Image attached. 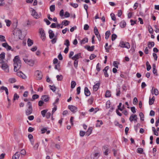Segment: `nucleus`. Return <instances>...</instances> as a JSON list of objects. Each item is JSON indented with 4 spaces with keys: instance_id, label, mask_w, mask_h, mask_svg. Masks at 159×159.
I'll return each mask as SVG.
<instances>
[{
    "instance_id": "obj_42",
    "label": "nucleus",
    "mask_w": 159,
    "mask_h": 159,
    "mask_svg": "<svg viewBox=\"0 0 159 159\" xmlns=\"http://www.w3.org/2000/svg\"><path fill=\"white\" fill-rule=\"evenodd\" d=\"M16 81V79L14 78H10L9 80V81L10 83H15Z\"/></svg>"
},
{
    "instance_id": "obj_35",
    "label": "nucleus",
    "mask_w": 159,
    "mask_h": 159,
    "mask_svg": "<svg viewBox=\"0 0 159 159\" xmlns=\"http://www.w3.org/2000/svg\"><path fill=\"white\" fill-rule=\"evenodd\" d=\"M94 46H92L91 47H90L89 46H87V48L88 51H92L94 50Z\"/></svg>"
},
{
    "instance_id": "obj_47",
    "label": "nucleus",
    "mask_w": 159,
    "mask_h": 159,
    "mask_svg": "<svg viewBox=\"0 0 159 159\" xmlns=\"http://www.w3.org/2000/svg\"><path fill=\"white\" fill-rule=\"evenodd\" d=\"M39 98V95L37 94H34L32 96V99L31 100L33 101L34 100L37 99Z\"/></svg>"
},
{
    "instance_id": "obj_13",
    "label": "nucleus",
    "mask_w": 159,
    "mask_h": 159,
    "mask_svg": "<svg viewBox=\"0 0 159 159\" xmlns=\"http://www.w3.org/2000/svg\"><path fill=\"white\" fill-rule=\"evenodd\" d=\"M31 12V15L33 16V17L34 18L36 19H38L39 18V16L38 15L37 13L35 11L34 9H32Z\"/></svg>"
},
{
    "instance_id": "obj_41",
    "label": "nucleus",
    "mask_w": 159,
    "mask_h": 159,
    "mask_svg": "<svg viewBox=\"0 0 159 159\" xmlns=\"http://www.w3.org/2000/svg\"><path fill=\"white\" fill-rule=\"evenodd\" d=\"M57 80L58 81H61L63 79V76L62 75H57L56 76Z\"/></svg>"
},
{
    "instance_id": "obj_57",
    "label": "nucleus",
    "mask_w": 159,
    "mask_h": 159,
    "mask_svg": "<svg viewBox=\"0 0 159 159\" xmlns=\"http://www.w3.org/2000/svg\"><path fill=\"white\" fill-rule=\"evenodd\" d=\"M78 60H74V66L76 68H77L78 66Z\"/></svg>"
},
{
    "instance_id": "obj_54",
    "label": "nucleus",
    "mask_w": 159,
    "mask_h": 159,
    "mask_svg": "<svg viewBox=\"0 0 159 159\" xmlns=\"http://www.w3.org/2000/svg\"><path fill=\"white\" fill-rule=\"evenodd\" d=\"M19 98V96L17 93H15L14 95L13 100H15L16 99H18Z\"/></svg>"
},
{
    "instance_id": "obj_53",
    "label": "nucleus",
    "mask_w": 159,
    "mask_h": 159,
    "mask_svg": "<svg viewBox=\"0 0 159 159\" xmlns=\"http://www.w3.org/2000/svg\"><path fill=\"white\" fill-rule=\"evenodd\" d=\"M154 101L151 99V98L150 97L149 98V104L150 105H152L154 103Z\"/></svg>"
},
{
    "instance_id": "obj_7",
    "label": "nucleus",
    "mask_w": 159,
    "mask_h": 159,
    "mask_svg": "<svg viewBox=\"0 0 159 159\" xmlns=\"http://www.w3.org/2000/svg\"><path fill=\"white\" fill-rule=\"evenodd\" d=\"M39 31V33L41 35V38L43 41H44L46 39V34L45 31L42 28H40Z\"/></svg>"
},
{
    "instance_id": "obj_21",
    "label": "nucleus",
    "mask_w": 159,
    "mask_h": 159,
    "mask_svg": "<svg viewBox=\"0 0 159 159\" xmlns=\"http://www.w3.org/2000/svg\"><path fill=\"white\" fill-rule=\"evenodd\" d=\"M49 34V37L50 39H52L54 37H55V34L53 31L50 30L48 31Z\"/></svg>"
},
{
    "instance_id": "obj_12",
    "label": "nucleus",
    "mask_w": 159,
    "mask_h": 159,
    "mask_svg": "<svg viewBox=\"0 0 159 159\" xmlns=\"http://www.w3.org/2000/svg\"><path fill=\"white\" fill-rule=\"evenodd\" d=\"M68 108L72 112L75 113L77 111V108L75 106L73 105H69Z\"/></svg>"
},
{
    "instance_id": "obj_17",
    "label": "nucleus",
    "mask_w": 159,
    "mask_h": 159,
    "mask_svg": "<svg viewBox=\"0 0 159 159\" xmlns=\"http://www.w3.org/2000/svg\"><path fill=\"white\" fill-rule=\"evenodd\" d=\"M100 84V82H99L94 85L93 87V90L94 91H97L98 89Z\"/></svg>"
},
{
    "instance_id": "obj_49",
    "label": "nucleus",
    "mask_w": 159,
    "mask_h": 159,
    "mask_svg": "<svg viewBox=\"0 0 159 159\" xmlns=\"http://www.w3.org/2000/svg\"><path fill=\"white\" fill-rule=\"evenodd\" d=\"M143 149L142 148H139L137 149V152L140 154H142L143 152Z\"/></svg>"
},
{
    "instance_id": "obj_25",
    "label": "nucleus",
    "mask_w": 159,
    "mask_h": 159,
    "mask_svg": "<svg viewBox=\"0 0 159 159\" xmlns=\"http://www.w3.org/2000/svg\"><path fill=\"white\" fill-rule=\"evenodd\" d=\"M27 44L28 46L30 47L33 44V40H31L30 38L28 39L27 40Z\"/></svg>"
},
{
    "instance_id": "obj_30",
    "label": "nucleus",
    "mask_w": 159,
    "mask_h": 159,
    "mask_svg": "<svg viewBox=\"0 0 159 159\" xmlns=\"http://www.w3.org/2000/svg\"><path fill=\"white\" fill-rule=\"evenodd\" d=\"M111 92L109 90H107L106 91L105 93V97L106 98H109L111 96Z\"/></svg>"
},
{
    "instance_id": "obj_62",
    "label": "nucleus",
    "mask_w": 159,
    "mask_h": 159,
    "mask_svg": "<svg viewBox=\"0 0 159 159\" xmlns=\"http://www.w3.org/2000/svg\"><path fill=\"white\" fill-rule=\"evenodd\" d=\"M80 89H81L80 87V86L78 87L77 88L76 90H77V94H79L80 93Z\"/></svg>"
},
{
    "instance_id": "obj_18",
    "label": "nucleus",
    "mask_w": 159,
    "mask_h": 159,
    "mask_svg": "<svg viewBox=\"0 0 159 159\" xmlns=\"http://www.w3.org/2000/svg\"><path fill=\"white\" fill-rule=\"evenodd\" d=\"M17 75L18 76L22 78L23 79H25L26 78V76L21 71H18L16 73Z\"/></svg>"
},
{
    "instance_id": "obj_20",
    "label": "nucleus",
    "mask_w": 159,
    "mask_h": 159,
    "mask_svg": "<svg viewBox=\"0 0 159 159\" xmlns=\"http://www.w3.org/2000/svg\"><path fill=\"white\" fill-rule=\"evenodd\" d=\"M152 94H154L156 95H157L159 94L158 89H155L154 87H152Z\"/></svg>"
},
{
    "instance_id": "obj_11",
    "label": "nucleus",
    "mask_w": 159,
    "mask_h": 159,
    "mask_svg": "<svg viewBox=\"0 0 159 159\" xmlns=\"http://www.w3.org/2000/svg\"><path fill=\"white\" fill-rule=\"evenodd\" d=\"M137 119L138 118L136 115L132 114L129 118V120L131 122L134 121V122H137Z\"/></svg>"
},
{
    "instance_id": "obj_36",
    "label": "nucleus",
    "mask_w": 159,
    "mask_h": 159,
    "mask_svg": "<svg viewBox=\"0 0 159 159\" xmlns=\"http://www.w3.org/2000/svg\"><path fill=\"white\" fill-rule=\"evenodd\" d=\"M97 122H98L96 126L97 127H100L101 125H102L103 124L102 121V120L100 121L99 120H97Z\"/></svg>"
},
{
    "instance_id": "obj_8",
    "label": "nucleus",
    "mask_w": 159,
    "mask_h": 159,
    "mask_svg": "<svg viewBox=\"0 0 159 159\" xmlns=\"http://www.w3.org/2000/svg\"><path fill=\"white\" fill-rule=\"evenodd\" d=\"M5 53L4 52H2L0 54V64L7 61L5 58Z\"/></svg>"
},
{
    "instance_id": "obj_4",
    "label": "nucleus",
    "mask_w": 159,
    "mask_h": 159,
    "mask_svg": "<svg viewBox=\"0 0 159 159\" xmlns=\"http://www.w3.org/2000/svg\"><path fill=\"white\" fill-rule=\"evenodd\" d=\"M23 60L26 63L31 66H33L34 64V61L32 59H28L27 56L25 57Z\"/></svg>"
},
{
    "instance_id": "obj_6",
    "label": "nucleus",
    "mask_w": 159,
    "mask_h": 159,
    "mask_svg": "<svg viewBox=\"0 0 159 159\" xmlns=\"http://www.w3.org/2000/svg\"><path fill=\"white\" fill-rule=\"evenodd\" d=\"M119 46L121 48H125L128 49L130 48L129 44L128 42L121 41L120 43Z\"/></svg>"
},
{
    "instance_id": "obj_58",
    "label": "nucleus",
    "mask_w": 159,
    "mask_h": 159,
    "mask_svg": "<svg viewBox=\"0 0 159 159\" xmlns=\"http://www.w3.org/2000/svg\"><path fill=\"white\" fill-rule=\"evenodd\" d=\"M89 26L87 24H85L84 25V29L85 30H87L89 29Z\"/></svg>"
},
{
    "instance_id": "obj_19",
    "label": "nucleus",
    "mask_w": 159,
    "mask_h": 159,
    "mask_svg": "<svg viewBox=\"0 0 159 159\" xmlns=\"http://www.w3.org/2000/svg\"><path fill=\"white\" fill-rule=\"evenodd\" d=\"M100 155V153L99 152L94 153L91 156V159H98Z\"/></svg>"
},
{
    "instance_id": "obj_23",
    "label": "nucleus",
    "mask_w": 159,
    "mask_h": 159,
    "mask_svg": "<svg viewBox=\"0 0 159 159\" xmlns=\"http://www.w3.org/2000/svg\"><path fill=\"white\" fill-rule=\"evenodd\" d=\"M20 156V154L18 152H16L15 154L12 157V159H19Z\"/></svg>"
},
{
    "instance_id": "obj_2",
    "label": "nucleus",
    "mask_w": 159,
    "mask_h": 159,
    "mask_svg": "<svg viewBox=\"0 0 159 159\" xmlns=\"http://www.w3.org/2000/svg\"><path fill=\"white\" fill-rule=\"evenodd\" d=\"M27 108L25 110V114L27 116H29L33 112V109L32 103L30 102H28L26 104Z\"/></svg>"
},
{
    "instance_id": "obj_22",
    "label": "nucleus",
    "mask_w": 159,
    "mask_h": 159,
    "mask_svg": "<svg viewBox=\"0 0 159 159\" xmlns=\"http://www.w3.org/2000/svg\"><path fill=\"white\" fill-rule=\"evenodd\" d=\"M84 90L85 94L86 96H89L90 95V91L87 87H85Z\"/></svg>"
},
{
    "instance_id": "obj_43",
    "label": "nucleus",
    "mask_w": 159,
    "mask_h": 159,
    "mask_svg": "<svg viewBox=\"0 0 159 159\" xmlns=\"http://www.w3.org/2000/svg\"><path fill=\"white\" fill-rule=\"evenodd\" d=\"M139 116L140 117V120L142 121H143L144 120V115L142 112H140L139 113Z\"/></svg>"
},
{
    "instance_id": "obj_3",
    "label": "nucleus",
    "mask_w": 159,
    "mask_h": 159,
    "mask_svg": "<svg viewBox=\"0 0 159 159\" xmlns=\"http://www.w3.org/2000/svg\"><path fill=\"white\" fill-rule=\"evenodd\" d=\"M0 67L5 72L7 73L9 72V66L8 64L7 61L0 64Z\"/></svg>"
},
{
    "instance_id": "obj_46",
    "label": "nucleus",
    "mask_w": 159,
    "mask_h": 159,
    "mask_svg": "<svg viewBox=\"0 0 159 159\" xmlns=\"http://www.w3.org/2000/svg\"><path fill=\"white\" fill-rule=\"evenodd\" d=\"M70 4L74 8H77L78 5L77 3H74L72 2L70 3Z\"/></svg>"
},
{
    "instance_id": "obj_59",
    "label": "nucleus",
    "mask_w": 159,
    "mask_h": 159,
    "mask_svg": "<svg viewBox=\"0 0 159 159\" xmlns=\"http://www.w3.org/2000/svg\"><path fill=\"white\" fill-rule=\"evenodd\" d=\"M96 70L98 71H99L101 70V68L99 66V64L98 63L96 66Z\"/></svg>"
},
{
    "instance_id": "obj_38",
    "label": "nucleus",
    "mask_w": 159,
    "mask_h": 159,
    "mask_svg": "<svg viewBox=\"0 0 159 159\" xmlns=\"http://www.w3.org/2000/svg\"><path fill=\"white\" fill-rule=\"evenodd\" d=\"M110 31H107L105 33V39H107L109 38V36L110 35Z\"/></svg>"
},
{
    "instance_id": "obj_32",
    "label": "nucleus",
    "mask_w": 159,
    "mask_h": 159,
    "mask_svg": "<svg viewBox=\"0 0 159 159\" xmlns=\"http://www.w3.org/2000/svg\"><path fill=\"white\" fill-rule=\"evenodd\" d=\"M5 21L6 23V25L8 27L10 26L11 24V21L9 20L6 19Z\"/></svg>"
},
{
    "instance_id": "obj_14",
    "label": "nucleus",
    "mask_w": 159,
    "mask_h": 159,
    "mask_svg": "<svg viewBox=\"0 0 159 159\" xmlns=\"http://www.w3.org/2000/svg\"><path fill=\"white\" fill-rule=\"evenodd\" d=\"M41 99L45 102H48L49 99V97L48 95H44L42 96L41 97Z\"/></svg>"
},
{
    "instance_id": "obj_15",
    "label": "nucleus",
    "mask_w": 159,
    "mask_h": 159,
    "mask_svg": "<svg viewBox=\"0 0 159 159\" xmlns=\"http://www.w3.org/2000/svg\"><path fill=\"white\" fill-rule=\"evenodd\" d=\"M81 53H79L75 55L74 56L71 57V59L74 60H78L80 58H81Z\"/></svg>"
},
{
    "instance_id": "obj_39",
    "label": "nucleus",
    "mask_w": 159,
    "mask_h": 159,
    "mask_svg": "<svg viewBox=\"0 0 159 159\" xmlns=\"http://www.w3.org/2000/svg\"><path fill=\"white\" fill-rule=\"evenodd\" d=\"M64 45H66V47H69L70 45V42L68 39H66L64 42Z\"/></svg>"
},
{
    "instance_id": "obj_9",
    "label": "nucleus",
    "mask_w": 159,
    "mask_h": 159,
    "mask_svg": "<svg viewBox=\"0 0 159 159\" xmlns=\"http://www.w3.org/2000/svg\"><path fill=\"white\" fill-rule=\"evenodd\" d=\"M35 75L38 80H40L42 79V75L40 71L39 70H36L35 72Z\"/></svg>"
},
{
    "instance_id": "obj_64",
    "label": "nucleus",
    "mask_w": 159,
    "mask_h": 159,
    "mask_svg": "<svg viewBox=\"0 0 159 159\" xmlns=\"http://www.w3.org/2000/svg\"><path fill=\"white\" fill-rule=\"evenodd\" d=\"M64 16L65 17L67 18L70 16V15L68 12L67 11H66L65 13Z\"/></svg>"
},
{
    "instance_id": "obj_27",
    "label": "nucleus",
    "mask_w": 159,
    "mask_h": 159,
    "mask_svg": "<svg viewBox=\"0 0 159 159\" xmlns=\"http://www.w3.org/2000/svg\"><path fill=\"white\" fill-rule=\"evenodd\" d=\"M88 39L87 38H84L80 41L81 44H84L85 43L88 42Z\"/></svg>"
},
{
    "instance_id": "obj_16",
    "label": "nucleus",
    "mask_w": 159,
    "mask_h": 159,
    "mask_svg": "<svg viewBox=\"0 0 159 159\" xmlns=\"http://www.w3.org/2000/svg\"><path fill=\"white\" fill-rule=\"evenodd\" d=\"M103 153L106 155H107L109 151V149L107 146H104L103 147Z\"/></svg>"
},
{
    "instance_id": "obj_50",
    "label": "nucleus",
    "mask_w": 159,
    "mask_h": 159,
    "mask_svg": "<svg viewBox=\"0 0 159 159\" xmlns=\"http://www.w3.org/2000/svg\"><path fill=\"white\" fill-rule=\"evenodd\" d=\"M49 86H50V89L51 90H52V91H53V92H54L55 91L56 89V88L55 86H54L53 85L51 86L50 85Z\"/></svg>"
},
{
    "instance_id": "obj_61",
    "label": "nucleus",
    "mask_w": 159,
    "mask_h": 159,
    "mask_svg": "<svg viewBox=\"0 0 159 159\" xmlns=\"http://www.w3.org/2000/svg\"><path fill=\"white\" fill-rule=\"evenodd\" d=\"M66 31H69V30L67 28H66L65 29L62 30V33L63 34H65L66 33Z\"/></svg>"
},
{
    "instance_id": "obj_1",
    "label": "nucleus",
    "mask_w": 159,
    "mask_h": 159,
    "mask_svg": "<svg viewBox=\"0 0 159 159\" xmlns=\"http://www.w3.org/2000/svg\"><path fill=\"white\" fill-rule=\"evenodd\" d=\"M14 62V70L17 71L21 67V61L20 59L19 56H16L13 59Z\"/></svg>"
},
{
    "instance_id": "obj_56",
    "label": "nucleus",
    "mask_w": 159,
    "mask_h": 159,
    "mask_svg": "<svg viewBox=\"0 0 159 159\" xmlns=\"http://www.w3.org/2000/svg\"><path fill=\"white\" fill-rule=\"evenodd\" d=\"M43 103H44V102L42 100H40L39 102L38 105L39 106L41 107L43 106Z\"/></svg>"
},
{
    "instance_id": "obj_28",
    "label": "nucleus",
    "mask_w": 159,
    "mask_h": 159,
    "mask_svg": "<svg viewBox=\"0 0 159 159\" xmlns=\"http://www.w3.org/2000/svg\"><path fill=\"white\" fill-rule=\"evenodd\" d=\"M154 43L153 42H148V47L149 48H151L154 45Z\"/></svg>"
},
{
    "instance_id": "obj_33",
    "label": "nucleus",
    "mask_w": 159,
    "mask_h": 159,
    "mask_svg": "<svg viewBox=\"0 0 159 159\" xmlns=\"http://www.w3.org/2000/svg\"><path fill=\"white\" fill-rule=\"evenodd\" d=\"M93 97H91L88 100V104L89 105H91L93 102Z\"/></svg>"
},
{
    "instance_id": "obj_37",
    "label": "nucleus",
    "mask_w": 159,
    "mask_h": 159,
    "mask_svg": "<svg viewBox=\"0 0 159 159\" xmlns=\"http://www.w3.org/2000/svg\"><path fill=\"white\" fill-rule=\"evenodd\" d=\"M76 85V83L74 81H72L71 84V88L72 89H74L75 85Z\"/></svg>"
},
{
    "instance_id": "obj_55",
    "label": "nucleus",
    "mask_w": 159,
    "mask_h": 159,
    "mask_svg": "<svg viewBox=\"0 0 159 159\" xmlns=\"http://www.w3.org/2000/svg\"><path fill=\"white\" fill-rule=\"evenodd\" d=\"M26 152L25 150L22 149L20 152V154L22 155H25Z\"/></svg>"
},
{
    "instance_id": "obj_51",
    "label": "nucleus",
    "mask_w": 159,
    "mask_h": 159,
    "mask_svg": "<svg viewBox=\"0 0 159 159\" xmlns=\"http://www.w3.org/2000/svg\"><path fill=\"white\" fill-rule=\"evenodd\" d=\"M110 15L112 20L114 21H115L116 20V17L114 14L113 13H111L110 14Z\"/></svg>"
},
{
    "instance_id": "obj_52",
    "label": "nucleus",
    "mask_w": 159,
    "mask_h": 159,
    "mask_svg": "<svg viewBox=\"0 0 159 159\" xmlns=\"http://www.w3.org/2000/svg\"><path fill=\"white\" fill-rule=\"evenodd\" d=\"M116 95L117 96H119L120 93V89H117L116 90Z\"/></svg>"
},
{
    "instance_id": "obj_60",
    "label": "nucleus",
    "mask_w": 159,
    "mask_h": 159,
    "mask_svg": "<svg viewBox=\"0 0 159 159\" xmlns=\"http://www.w3.org/2000/svg\"><path fill=\"white\" fill-rule=\"evenodd\" d=\"M63 2V1L62 0H60L59 1H58L57 3L58 6L60 7L61 6Z\"/></svg>"
},
{
    "instance_id": "obj_26",
    "label": "nucleus",
    "mask_w": 159,
    "mask_h": 159,
    "mask_svg": "<svg viewBox=\"0 0 159 159\" xmlns=\"http://www.w3.org/2000/svg\"><path fill=\"white\" fill-rule=\"evenodd\" d=\"M120 25L121 28H125L126 26V22L124 20L121 21L120 24Z\"/></svg>"
},
{
    "instance_id": "obj_10",
    "label": "nucleus",
    "mask_w": 159,
    "mask_h": 159,
    "mask_svg": "<svg viewBox=\"0 0 159 159\" xmlns=\"http://www.w3.org/2000/svg\"><path fill=\"white\" fill-rule=\"evenodd\" d=\"M94 32L97 37L98 40L100 41L101 40V37L100 34H99L98 30L96 27L94 28Z\"/></svg>"
},
{
    "instance_id": "obj_44",
    "label": "nucleus",
    "mask_w": 159,
    "mask_h": 159,
    "mask_svg": "<svg viewBox=\"0 0 159 159\" xmlns=\"http://www.w3.org/2000/svg\"><path fill=\"white\" fill-rule=\"evenodd\" d=\"M50 10L51 11L53 12L55 10V6L54 5H52L50 7Z\"/></svg>"
},
{
    "instance_id": "obj_24",
    "label": "nucleus",
    "mask_w": 159,
    "mask_h": 159,
    "mask_svg": "<svg viewBox=\"0 0 159 159\" xmlns=\"http://www.w3.org/2000/svg\"><path fill=\"white\" fill-rule=\"evenodd\" d=\"M92 131V127H89L87 131L85 133V135L87 136H89L91 133Z\"/></svg>"
},
{
    "instance_id": "obj_63",
    "label": "nucleus",
    "mask_w": 159,
    "mask_h": 159,
    "mask_svg": "<svg viewBox=\"0 0 159 159\" xmlns=\"http://www.w3.org/2000/svg\"><path fill=\"white\" fill-rule=\"evenodd\" d=\"M110 102L107 101L106 103V107L107 108H109L110 107Z\"/></svg>"
},
{
    "instance_id": "obj_40",
    "label": "nucleus",
    "mask_w": 159,
    "mask_h": 159,
    "mask_svg": "<svg viewBox=\"0 0 159 159\" xmlns=\"http://www.w3.org/2000/svg\"><path fill=\"white\" fill-rule=\"evenodd\" d=\"M57 36H55L54 38H53L52 40H51V42L52 44H54L55 43L57 40Z\"/></svg>"
},
{
    "instance_id": "obj_45",
    "label": "nucleus",
    "mask_w": 159,
    "mask_h": 159,
    "mask_svg": "<svg viewBox=\"0 0 159 159\" xmlns=\"http://www.w3.org/2000/svg\"><path fill=\"white\" fill-rule=\"evenodd\" d=\"M0 40L2 42H6L5 37L2 35H0Z\"/></svg>"
},
{
    "instance_id": "obj_31",
    "label": "nucleus",
    "mask_w": 159,
    "mask_h": 159,
    "mask_svg": "<svg viewBox=\"0 0 159 159\" xmlns=\"http://www.w3.org/2000/svg\"><path fill=\"white\" fill-rule=\"evenodd\" d=\"M146 66H147V70L148 71H149L151 68V66L149 64L148 61H147L146 62Z\"/></svg>"
},
{
    "instance_id": "obj_29",
    "label": "nucleus",
    "mask_w": 159,
    "mask_h": 159,
    "mask_svg": "<svg viewBox=\"0 0 159 159\" xmlns=\"http://www.w3.org/2000/svg\"><path fill=\"white\" fill-rule=\"evenodd\" d=\"M1 89L2 90H4L5 91L6 94L8 95L9 94L8 89L7 88L4 86H2L1 88Z\"/></svg>"
},
{
    "instance_id": "obj_48",
    "label": "nucleus",
    "mask_w": 159,
    "mask_h": 159,
    "mask_svg": "<svg viewBox=\"0 0 159 159\" xmlns=\"http://www.w3.org/2000/svg\"><path fill=\"white\" fill-rule=\"evenodd\" d=\"M117 35L115 34H113L111 36V40L114 41L117 38Z\"/></svg>"
},
{
    "instance_id": "obj_34",
    "label": "nucleus",
    "mask_w": 159,
    "mask_h": 159,
    "mask_svg": "<svg viewBox=\"0 0 159 159\" xmlns=\"http://www.w3.org/2000/svg\"><path fill=\"white\" fill-rule=\"evenodd\" d=\"M70 23V21L66 20H64L62 22V24H63L65 26H66L69 25Z\"/></svg>"
},
{
    "instance_id": "obj_5",
    "label": "nucleus",
    "mask_w": 159,
    "mask_h": 159,
    "mask_svg": "<svg viewBox=\"0 0 159 159\" xmlns=\"http://www.w3.org/2000/svg\"><path fill=\"white\" fill-rule=\"evenodd\" d=\"M48 110L46 109L44 110L41 111V114L42 115L43 117L46 116L47 119H49L50 118L51 116V113L49 112H47Z\"/></svg>"
}]
</instances>
